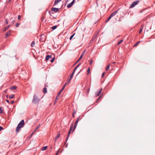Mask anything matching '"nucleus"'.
I'll return each instance as SVG.
<instances>
[{
	"label": "nucleus",
	"instance_id": "1",
	"mask_svg": "<svg viewBox=\"0 0 155 155\" xmlns=\"http://www.w3.org/2000/svg\"><path fill=\"white\" fill-rule=\"evenodd\" d=\"M24 126V120H22L18 124L17 127L16 129V131L18 132L20 128L23 127Z\"/></svg>",
	"mask_w": 155,
	"mask_h": 155
},
{
	"label": "nucleus",
	"instance_id": "2",
	"mask_svg": "<svg viewBox=\"0 0 155 155\" xmlns=\"http://www.w3.org/2000/svg\"><path fill=\"white\" fill-rule=\"evenodd\" d=\"M39 101V100L38 97L35 94H34L33 96V98L32 101V102L33 104H37Z\"/></svg>",
	"mask_w": 155,
	"mask_h": 155
},
{
	"label": "nucleus",
	"instance_id": "3",
	"mask_svg": "<svg viewBox=\"0 0 155 155\" xmlns=\"http://www.w3.org/2000/svg\"><path fill=\"white\" fill-rule=\"evenodd\" d=\"M73 125V124H71V127H70V128L69 131L68 132V136H67V138L66 139V142L64 144L66 143V142L68 140V138H69V137L70 133H71V130H72Z\"/></svg>",
	"mask_w": 155,
	"mask_h": 155
},
{
	"label": "nucleus",
	"instance_id": "4",
	"mask_svg": "<svg viewBox=\"0 0 155 155\" xmlns=\"http://www.w3.org/2000/svg\"><path fill=\"white\" fill-rule=\"evenodd\" d=\"M64 86H63L62 87V88L61 89V90H60L59 92H58V94L57 95L56 98H55V100H58V99L59 98V96H60V94L63 91L64 89Z\"/></svg>",
	"mask_w": 155,
	"mask_h": 155
},
{
	"label": "nucleus",
	"instance_id": "5",
	"mask_svg": "<svg viewBox=\"0 0 155 155\" xmlns=\"http://www.w3.org/2000/svg\"><path fill=\"white\" fill-rule=\"evenodd\" d=\"M139 2V0H137L133 2L130 5V8H132L135 7Z\"/></svg>",
	"mask_w": 155,
	"mask_h": 155
},
{
	"label": "nucleus",
	"instance_id": "6",
	"mask_svg": "<svg viewBox=\"0 0 155 155\" xmlns=\"http://www.w3.org/2000/svg\"><path fill=\"white\" fill-rule=\"evenodd\" d=\"M11 32L12 31L11 30H9L6 34L5 38H6L7 37L9 36L11 34Z\"/></svg>",
	"mask_w": 155,
	"mask_h": 155
},
{
	"label": "nucleus",
	"instance_id": "7",
	"mask_svg": "<svg viewBox=\"0 0 155 155\" xmlns=\"http://www.w3.org/2000/svg\"><path fill=\"white\" fill-rule=\"evenodd\" d=\"M75 0H73V1L70 4H68L67 6V7L68 8H69L71 7L74 4V3L75 2Z\"/></svg>",
	"mask_w": 155,
	"mask_h": 155
},
{
	"label": "nucleus",
	"instance_id": "8",
	"mask_svg": "<svg viewBox=\"0 0 155 155\" xmlns=\"http://www.w3.org/2000/svg\"><path fill=\"white\" fill-rule=\"evenodd\" d=\"M102 89L101 88L99 90L98 92H95V96L97 97L98 96L100 95V94L101 93V91H102Z\"/></svg>",
	"mask_w": 155,
	"mask_h": 155
},
{
	"label": "nucleus",
	"instance_id": "9",
	"mask_svg": "<svg viewBox=\"0 0 155 155\" xmlns=\"http://www.w3.org/2000/svg\"><path fill=\"white\" fill-rule=\"evenodd\" d=\"M119 9H118L117 10L115 11H114V12L110 15L112 17L113 16L115 15L117 13Z\"/></svg>",
	"mask_w": 155,
	"mask_h": 155
},
{
	"label": "nucleus",
	"instance_id": "10",
	"mask_svg": "<svg viewBox=\"0 0 155 155\" xmlns=\"http://www.w3.org/2000/svg\"><path fill=\"white\" fill-rule=\"evenodd\" d=\"M59 8H51V10L55 12H57L59 10Z\"/></svg>",
	"mask_w": 155,
	"mask_h": 155
},
{
	"label": "nucleus",
	"instance_id": "11",
	"mask_svg": "<svg viewBox=\"0 0 155 155\" xmlns=\"http://www.w3.org/2000/svg\"><path fill=\"white\" fill-rule=\"evenodd\" d=\"M52 58V56L51 55H47L46 56L45 59L46 61H48L49 60L50 58Z\"/></svg>",
	"mask_w": 155,
	"mask_h": 155
},
{
	"label": "nucleus",
	"instance_id": "12",
	"mask_svg": "<svg viewBox=\"0 0 155 155\" xmlns=\"http://www.w3.org/2000/svg\"><path fill=\"white\" fill-rule=\"evenodd\" d=\"M78 121H78V120H76V121L75 123V124H74V127L73 131H74V130L75 129V128L76 127V126H77L78 124Z\"/></svg>",
	"mask_w": 155,
	"mask_h": 155
},
{
	"label": "nucleus",
	"instance_id": "13",
	"mask_svg": "<svg viewBox=\"0 0 155 155\" xmlns=\"http://www.w3.org/2000/svg\"><path fill=\"white\" fill-rule=\"evenodd\" d=\"M61 0H55L54 2V5H57L59 2H60Z\"/></svg>",
	"mask_w": 155,
	"mask_h": 155
},
{
	"label": "nucleus",
	"instance_id": "14",
	"mask_svg": "<svg viewBox=\"0 0 155 155\" xmlns=\"http://www.w3.org/2000/svg\"><path fill=\"white\" fill-rule=\"evenodd\" d=\"M10 26V25H8L6 27H5L3 31H6L9 28Z\"/></svg>",
	"mask_w": 155,
	"mask_h": 155
},
{
	"label": "nucleus",
	"instance_id": "15",
	"mask_svg": "<svg viewBox=\"0 0 155 155\" xmlns=\"http://www.w3.org/2000/svg\"><path fill=\"white\" fill-rule=\"evenodd\" d=\"M60 135L59 134H57L54 138L55 141H56L60 137Z\"/></svg>",
	"mask_w": 155,
	"mask_h": 155
},
{
	"label": "nucleus",
	"instance_id": "16",
	"mask_svg": "<svg viewBox=\"0 0 155 155\" xmlns=\"http://www.w3.org/2000/svg\"><path fill=\"white\" fill-rule=\"evenodd\" d=\"M16 88H17L16 86H12L11 87L10 89H12V90H15Z\"/></svg>",
	"mask_w": 155,
	"mask_h": 155
},
{
	"label": "nucleus",
	"instance_id": "17",
	"mask_svg": "<svg viewBox=\"0 0 155 155\" xmlns=\"http://www.w3.org/2000/svg\"><path fill=\"white\" fill-rule=\"evenodd\" d=\"M43 92L44 93H46L47 92V88L45 87L43 89Z\"/></svg>",
	"mask_w": 155,
	"mask_h": 155
},
{
	"label": "nucleus",
	"instance_id": "18",
	"mask_svg": "<svg viewBox=\"0 0 155 155\" xmlns=\"http://www.w3.org/2000/svg\"><path fill=\"white\" fill-rule=\"evenodd\" d=\"M14 96H15L14 94H11L10 96H9V98L12 99L14 97Z\"/></svg>",
	"mask_w": 155,
	"mask_h": 155
},
{
	"label": "nucleus",
	"instance_id": "19",
	"mask_svg": "<svg viewBox=\"0 0 155 155\" xmlns=\"http://www.w3.org/2000/svg\"><path fill=\"white\" fill-rule=\"evenodd\" d=\"M3 112V108L2 107H0V114H2Z\"/></svg>",
	"mask_w": 155,
	"mask_h": 155
},
{
	"label": "nucleus",
	"instance_id": "20",
	"mask_svg": "<svg viewBox=\"0 0 155 155\" xmlns=\"http://www.w3.org/2000/svg\"><path fill=\"white\" fill-rule=\"evenodd\" d=\"M74 73H73L72 72V74H71V75L70 76V77L69 79V81H71L72 77H73V76L74 75Z\"/></svg>",
	"mask_w": 155,
	"mask_h": 155
},
{
	"label": "nucleus",
	"instance_id": "21",
	"mask_svg": "<svg viewBox=\"0 0 155 155\" xmlns=\"http://www.w3.org/2000/svg\"><path fill=\"white\" fill-rule=\"evenodd\" d=\"M47 147H48L47 146L44 147L42 148V150H43V151L47 149Z\"/></svg>",
	"mask_w": 155,
	"mask_h": 155
},
{
	"label": "nucleus",
	"instance_id": "22",
	"mask_svg": "<svg viewBox=\"0 0 155 155\" xmlns=\"http://www.w3.org/2000/svg\"><path fill=\"white\" fill-rule=\"evenodd\" d=\"M140 41H138L137 42V43H136L134 45V47L137 46L140 43Z\"/></svg>",
	"mask_w": 155,
	"mask_h": 155
},
{
	"label": "nucleus",
	"instance_id": "23",
	"mask_svg": "<svg viewBox=\"0 0 155 155\" xmlns=\"http://www.w3.org/2000/svg\"><path fill=\"white\" fill-rule=\"evenodd\" d=\"M70 81H69V80H68V81H67L66 82V83H65V84H64V85L63 86H64V87H65L66 84H69V83H70Z\"/></svg>",
	"mask_w": 155,
	"mask_h": 155
},
{
	"label": "nucleus",
	"instance_id": "24",
	"mask_svg": "<svg viewBox=\"0 0 155 155\" xmlns=\"http://www.w3.org/2000/svg\"><path fill=\"white\" fill-rule=\"evenodd\" d=\"M57 25H55L52 27L51 28L53 30H54L56 29L57 28Z\"/></svg>",
	"mask_w": 155,
	"mask_h": 155
},
{
	"label": "nucleus",
	"instance_id": "25",
	"mask_svg": "<svg viewBox=\"0 0 155 155\" xmlns=\"http://www.w3.org/2000/svg\"><path fill=\"white\" fill-rule=\"evenodd\" d=\"M35 45V42L34 41H33L31 43V47H33V46L34 45Z\"/></svg>",
	"mask_w": 155,
	"mask_h": 155
},
{
	"label": "nucleus",
	"instance_id": "26",
	"mask_svg": "<svg viewBox=\"0 0 155 155\" xmlns=\"http://www.w3.org/2000/svg\"><path fill=\"white\" fill-rule=\"evenodd\" d=\"M81 119V116H79L77 118V119L76 120H78V121H79Z\"/></svg>",
	"mask_w": 155,
	"mask_h": 155
},
{
	"label": "nucleus",
	"instance_id": "27",
	"mask_svg": "<svg viewBox=\"0 0 155 155\" xmlns=\"http://www.w3.org/2000/svg\"><path fill=\"white\" fill-rule=\"evenodd\" d=\"M123 41V40H120L118 42L117 45H119Z\"/></svg>",
	"mask_w": 155,
	"mask_h": 155
},
{
	"label": "nucleus",
	"instance_id": "28",
	"mask_svg": "<svg viewBox=\"0 0 155 155\" xmlns=\"http://www.w3.org/2000/svg\"><path fill=\"white\" fill-rule=\"evenodd\" d=\"M112 17L110 16H110H109V17L108 18V19H107V20L106 21V22H108L111 18H112Z\"/></svg>",
	"mask_w": 155,
	"mask_h": 155
},
{
	"label": "nucleus",
	"instance_id": "29",
	"mask_svg": "<svg viewBox=\"0 0 155 155\" xmlns=\"http://www.w3.org/2000/svg\"><path fill=\"white\" fill-rule=\"evenodd\" d=\"M75 35V33H74L72 35H71V37H70V40H71L73 38V37L74 36V35Z\"/></svg>",
	"mask_w": 155,
	"mask_h": 155
},
{
	"label": "nucleus",
	"instance_id": "30",
	"mask_svg": "<svg viewBox=\"0 0 155 155\" xmlns=\"http://www.w3.org/2000/svg\"><path fill=\"white\" fill-rule=\"evenodd\" d=\"M55 60V58L54 57L53 58H52L51 59V60L50 61L52 63Z\"/></svg>",
	"mask_w": 155,
	"mask_h": 155
},
{
	"label": "nucleus",
	"instance_id": "31",
	"mask_svg": "<svg viewBox=\"0 0 155 155\" xmlns=\"http://www.w3.org/2000/svg\"><path fill=\"white\" fill-rule=\"evenodd\" d=\"M109 67H110V65H108L106 67V71H107L109 69Z\"/></svg>",
	"mask_w": 155,
	"mask_h": 155
},
{
	"label": "nucleus",
	"instance_id": "32",
	"mask_svg": "<svg viewBox=\"0 0 155 155\" xmlns=\"http://www.w3.org/2000/svg\"><path fill=\"white\" fill-rule=\"evenodd\" d=\"M82 58H81V57L79 58L78 59L77 61L76 62L75 64H77L78 62Z\"/></svg>",
	"mask_w": 155,
	"mask_h": 155
},
{
	"label": "nucleus",
	"instance_id": "33",
	"mask_svg": "<svg viewBox=\"0 0 155 155\" xmlns=\"http://www.w3.org/2000/svg\"><path fill=\"white\" fill-rule=\"evenodd\" d=\"M101 96H100L98 97V98L97 99V101H96V102L97 103L98 102V101L100 100L101 98Z\"/></svg>",
	"mask_w": 155,
	"mask_h": 155
},
{
	"label": "nucleus",
	"instance_id": "34",
	"mask_svg": "<svg viewBox=\"0 0 155 155\" xmlns=\"http://www.w3.org/2000/svg\"><path fill=\"white\" fill-rule=\"evenodd\" d=\"M77 68H78L76 67L74 68L73 71V73H74L75 72Z\"/></svg>",
	"mask_w": 155,
	"mask_h": 155
},
{
	"label": "nucleus",
	"instance_id": "35",
	"mask_svg": "<svg viewBox=\"0 0 155 155\" xmlns=\"http://www.w3.org/2000/svg\"><path fill=\"white\" fill-rule=\"evenodd\" d=\"M40 125V124H39V125L36 128L35 130V131H36L37 129L39 127Z\"/></svg>",
	"mask_w": 155,
	"mask_h": 155
},
{
	"label": "nucleus",
	"instance_id": "36",
	"mask_svg": "<svg viewBox=\"0 0 155 155\" xmlns=\"http://www.w3.org/2000/svg\"><path fill=\"white\" fill-rule=\"evenodd\" d=\"M141 28L140 29V30L139 31V33L140 34L141 32L142 31L143 29V28L142 27V26L141 27Z\"/></svg>",
	"mask_w": 155,
	"mask_h": 155
},
{
	"label": "nucleus",
	"instance_id": "37",
	"mask_svg": "<svg viewBox=\"0 0 155 155\" xmlns=\"http://www.w3.org/2000/svg\"><path fill=\"white\" fill-rule=\"evenodd\" d=\"M76 113V112L75 111H74L73 114H72V117H74V114Z\"/></svg>",
	"mask_w": 155,
	"mask_h": 155
},
{
	"label": "nucleus",
	"instance_id": "38",
	"mask_svg": "<svg viewBox=\"0 0 155 155\" xmlns=\"http://www.w3.org/2000/svg\"><path fill=\"white\" fill-rule=\"evenodd\" d=\"M8 20L7 19H6L5 20V23L6 25H7L8 24Z\"/></svg>",
	"mask_w": 155,
	"mask_h": 155
},
{
	"label": "nucleus",
	"instance_id": "39",
	"mask_svg": "<svg viewBox=\"0 0 155 155\" xmlns=\"http://www.w3.org/2000/svg\"><path fill=\"white\" fill-rule=\"evenodd\" d=\"M90 87L89 88H88L87 90V93H88L90 91Z\"/></svg>",
	"mask_w": 155,
	"mask_h": 155
},
{
	"label": "nucleus",
	"instance_id": "40",
	"mask_svg": "<svg viewBox=\"0 0 155 155\" xmlns=\"http://www.w3.org/2000/svg\"><path fill=\"white\" fill-rule=\"evenodd\" d=\"M90 72V68H89L87 70V74H89V72Z\"/></svg>",
	"mask_w": 155,
	"mask_h": 155
},
{
	"label": "nucleus",
	"instance_id": "41",
	"mask_svg": "<svg viewBox=\"0 0 155 155\" xmlns=\"http://www.w3.org/2000/svg\"><path fill=\"white\" fill-rule=\"evenodd\" d=\"M59 151H60L59 150H58V151H57V152L56 153V154L55 155H58V153H59Z\"/></svg>",
	"mask_w": 155,
	"mask_h": 155
},
{
	"label": "nucleus",
	"instance_id": "42",
	"mask_svg": "<svg viewBox=\"0 0 155 155\" xmlns=\"http://www.w3.org/2000/svg\"><path fill=\"white\" fill-rule=\"evenodd\" d=\"M19 25H20V24H19V23H17V24H16V27H18V26H19Z\"/></svg>",
	"mask_w": 155,
	"mask_h": 155
},
{
	"label": "nucleus",
	"instance_id": "43",
	"mask_svg": "<svg viewBox=\"0 0 155 155\" xmlns=\"http://www.w3.org/2000/svg\"><path fill=\"white\" fill-rule=\"evenodd\" d=\"M21 15H19L18 16V19L19 20H20V18H21Z\"/></svg>",
	"mask_w": 155,
	"mask_h": 155
},
{
	"label": "nucleus",
	"instance_id": "44",
	"mask_svg": "<svg viewBox=\"0 0 155 155\" xmlns=\"http://www.w3.org/2000/svg\"><path fill=\"white\" fill-rule=\"evenodd\" d=\"M35 130L31 134V136L34 134V132H35Z\"/></svg>",
	"mask_w": 155,
	"mask_h": 155
},
{
	"label": "nucleus",
	"instance_id": "45",
	"mask_svg": "<svg viewBox=\"0 0 155 155\" xmlns=\"http://www.w3.org/2000/svg\"><path fill=\"white\" fill-rule=\"evenodd\" d=\"M84 54L82 53V54H81V55L80 56L81 58H82V57H83Z\"/></svg>",
	"mask_w": 155,
	"mask_h": 155
},
{
	"label": "nucleus",
	"instance_id": "46",
	"mask_svg": "<svg viewBox=\"0 0 155 155\" xmlns=\"http://www.w3.org/2000/svg\"><path fill=\"white\" fill-rule=\"evenodd\" d=\"M92 62H93L92 61V60H91L90 61V63H89L91 65L92 64Z\"/></svg>",
	"mask_w": 155,
	"mask_h": 155
},
{
	"label": "nucleus",
	"instance_id": "47",
	"mask_svg": "<svg viewBox=\"0 0 155 155\" xmlns=\"http://www.w3.org/2000/svg\"><path fill=\"white\" fill-rule=\"evenodd\" d=\"M2 129H3V128L0 126V131H1Z\"/></svg>",
	"mask_w": 155,
	"mask_h": 155
},
{
	"label": "nucleus",
	"instance_id": "48",
	"mask_svg": "<svg viewBox=\"0 0 155 155\" xmlns=\"http://www.w3.org/2000/svg\"><path fill=\"white\" fill-rule=\"evenodd\" d=\"M104 73H103L102 74L101 77H102H102H103L104 76Z\"/></svg>",
	"mask_w": 155,
	"mask_h": 155
},
{
	"label": "nucleus",
	"instance_id": "49",
	"mask_svg": "<svg viewBox=\"0 0 155 155\" xmlns=\"http://www.w3.org/2000/svg\"><path fill=\"white\" fill-rule=\"evenodd\" d=\"M14 103V101H11V104H13Z\"/></svg>",
	"mask_w": 155,
	"mask_h": 155
},
{
	"label": "nucleus",
	"instance_id": "50",
	"mask_svg": "<svg viewBox=\"0 0 155 155\" xmlns=\"http://www.w3.org/2000/svg\"><path fill=\"white\" fill-rule=\"evenodd\" d=\"M6 101L8 103H9V101L8 100H6Z\"/></svg>",
	"mask_w": 155,
	"mask_h": 155
},
{
	"label": "nucleus",
	"instance_id": "51",
	"mask_svg": "<svg viewBox=\"0 0 155 155\" xmlns=\"http://www.w3.org/2000/svg\"><path fill=\"white\" fill-rule=\"evenodd\" d=\"M4 92H5V93H7V90H5V91H4Z\"/></svg>",
	"mask_w": 155,
	"mask_h": 155
},
{
	"label": "nucleus",
	"instance_id": "52",
	"mask_svg": "<svg viewBox=\"0 0 155 155\" xmlns=\"http://www.w3.org/2000/svg\"><path fill=\"white\" fill-rule=\"evenodd\" d=\"M79 66V65L78 64V65H77V66H76V67L77 68H78Z\"/></svg>",
	"mask_w": 155,
	"mask_h": 155
},
{
	"label": "nucleus",
	"instance_id": "53",
	"mask_svg": "<svg viewBox=\"0 0 155 155\" xmlns=\"http://www.w3.org/2000/svg\"><path fill=\"white\" fill-rule=\"evenodd\" d=\"M85 52V50L83 52V53H84V54Z\"/></svg>",
	"mask_w": 155,
	"mask_h": 155
},
{
	"label": "nucleus",
	"instance_id": "54",
	"mask_svg": "<svg viewBox=\"0 0 155 155\" xmlns=\"http://www.w3.org/2000/svg\"><path fill=\"white\" fill-rule=\"evenodd\" d=\"M81 64V63H79L78 64V65H79V66H80V65Z\"/></svg>",
	"mask_w": 155,
	"mask_h": 155
},
{
	"label": "nucleus",
	"instance_id": "55",
	"mask_svg": "<svg viewBox=\"0 0 155 155\" xmlns=\"http://www.w3.org/2000/svg\"><path fill=\"white\" fill-rule=\"evenodd\" d=\"M115 63H116V62H113V64H115Z\"/></svg>",
	"mask_w": 155,
	"mask_h": 155
},
{
	"label": "nucleus",
	"instance_id": "56",
	"mask_svg": "<svg viewBox=\"0 0 155 155\" xmlns=\"http://www.w3.org/2000/svg\"><path fill=\"white\" fill-rule=\"evenodd\" d=\"M95 36H94L93 38H95Z\"/></svg>",
	"mask_w": 155,
	"mask_h": 155
},
{
	"label": "nucleus",
	"instance_id": "57",
	"mask_svg": "<svg viewBox=\"0 0 155 155\" xmlns=\"http://www.w3.org/2000/svg\"><path fill=\"white\" fill-rule=\"evenodd\" d=\"M8 95H6V97L7 98H8Z\"/></svg>",
	"mask_w": 155,
	"mask_h": 155
},
{
	"label": "nucleus",
	"instance_id": "58",
	"mask_svg": "<svg viewBox=\"0 0 155 155\" xmlns=\"http://www.w3.org/2000/svg\"><path fill=\"white\" fill-rule=\"evenodd\" d=\"M14 21H12V22L13 24H14Z\"/></svg>",
	"mask_w": 155,
	"mask_h": 155
},
{
	"label": "nucleus",
	"instance_id": "59",
	"mask_svg": "<svg viewBox=\"0 0 155 155\" xmlns=\"http://www.w3.org/2000/svg\"><path fill=\"white\" fill-rule=\"evenodd\" d=\"M67 144H67V145H66V146H65L66 147H67Z\"/></svg>",
	"mask_w": 155,
	"mask_h": 155
},
{
	"label": "nucleus",
	"instance_id": "60",
	"mask_svg": "<svg viewBox=\"0 0 155 155\" xmlns=\"http://www.w3.org/2000/svg\"><path fill=\"white\" fill-rule=\"evenodd\" d=\"M69 0H67V2Z\"/></svg>",
	"mask_w": 155,
	"mask_h": 155
},
{
	"label": "nucleus",
	"instance_id": "61",
	"mask_svg": "<svg viewBox=\"0 0 155 155\" xmlns=\"http://www.w3.org/2000/svg\"><path fill=\"white\" fill-rule=\"evenodd\" d=\"M11 0H9V1H10Z\"/></svg>",
	"mask_w": 155,
	"mask_h": 155
}]
</instances>
